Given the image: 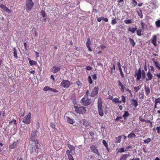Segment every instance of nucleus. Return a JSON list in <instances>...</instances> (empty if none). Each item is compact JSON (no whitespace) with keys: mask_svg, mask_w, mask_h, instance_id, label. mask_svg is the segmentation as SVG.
<instances>
[{"mask_svg":"<svg viewBox=\"0 0 160 160\" xmlns=\"http://www.w3.org/2000/svg\"><path fill=\"white\" fill-rule=\"evenodd\" d=\"M98 113L100 116L102 117L104 115V113L102 108V102L101 98H99L98 99Z\"/></svg>","mask_w":160,"mask_h":160,"instance_id":"obj_1","label":"nucleus"},{"mask_svg":"<svg viewBox=\"0 0 160 160\" xmlns=\"http://www.w3.org/2000/svg\"><path fill=\"white\" fill-rule=\"evenodd\" d=\"M74 108L75 109V111L78 114H83L85 113L86 111V108L83 106L78 107L74 106Z\"/></svg>","mask_w":160,"mask_h":160,"instance_id":"obj_2","label":"nucleus"},{"mask_svg":"<svg viewBox=\"0 0 160 160\" xmlns=\"http://www.w3.org/2000/svg\"><path fill=\"white\" fill-rule=\"evenodd\" d=\"M92 100L88 98L83 97L81 99V103L84 106H88L92 102Z\"/></svg>","mask_w":160,"mask_h":160,"instance_id":"obj_3","label":"nucleus"},{"mask_svg":"<svg viewBox=\"0 0 160 160\" xmlns=\"http://www.w3.org/2000/svg\"><path fill=\"white\" fill-rule=\"evenodd\" d=\"M26 5L27 10L30 11L34 6V3L32 0H26Z\"/></svg>","mask_w":160,"mask_h":160,"instance_id":"obj_4","label":"nucleus"},{"mask_svg":"<svg viewBox=\"0 0 160 160\" xmlns=\"http://www.w3.org/2000/svg\"><path fill=\"white\" fill-rule=\"evenodd\" d=\"M31 114L30 112L27 113L23 118L22 122L25 124H29L30 123Z\"/></svg>","mask_w":160,"mask_h":160,"instance_id":"obj_5","label":"nucleus"},{"mask_svg":"<svg viewBox=\"0 0 160 160\" xmlns=\"http://www.w3.org/2000/svg\"><path fill=\"white\" fill-rule=\"evenodd\" d=\"M134 77L136 78V80L139 81L141 78V68H140L138 70H136L135 71Z\"/></svg>","mask_w":160,"mask_h":160,"instance_id":"obj_6","label":"nucleus"},{"mask_svg":"<svg viewBox=\"0 0 160 160\" xmlns=\"http://www.w3.org/2000/svg\"><path fill=\"white\" fill-rule=\"evenodd\" d=\"M67 145L69 149V150H67L66 152V153H68H68L69 152L70 153H71L72 155H74L75 153V147L68 143V144Z\"/></svg>","mask_w":160,"mask_h":160,"instance_id":"obj_7","label":"nucleus"},{"mask_svg":"<svg viewBox=\"0 0 160 160\" xmlns=\"http://www.w3.org/2000/svg\"><path fill=\"white\" fill-rule=\"evenodd\" d=\"M90 149L91 152L95 153L98 156L100 155L98 149V147L96 145H92L90 147Z\"/></svg>","mask_w":160,"mask_h":160,"instance_id":"obj_8","label":"nucleus"},{"mask_svg":"<svg viewBox=\"0 0 160 160\" xmlns=\"http://www.w3.org/2000/svg\"><path fill=\"white\" fill-rule=\"evenodd\" d=\"M70 85V82L68 80H63L60 83L61 86L66 88H68Z\"/></svg>","mask_w":160,"mask_h":160,"instance_id":"obj_9","label":"nucleus"},{"mask_svg":"<svg viewBox=\"0 0 160 160\" xmlns=\"http://www.w3.org/2000/svg\"><path fill=\"white\" fill-rule=\"evenodd\" d=\"M98 89L99 88L98 87H95L91 92L90 96L92 97H95V96L98 93Z\"/></svg>","mask_w":160,"mask_h":160,"instance_id":"obj_10","label":"nucleus"},{"mask_svg":"<svg viewBox=\"0 0 160 160\" xmlns=\"http://www.w3.org/2000/svg\"><path fill=\"white\" fill-rule=\"evenodd\" d=\"M118 86L119 87H120V89L121 92L122 93L124 92L125 90V89H126V88H128L126 87L125 85H123L120 80H118Z\"/></svg>","mask_w":160,"mask_h":160,"instance_id":"obj_11","label":"nucleus"},{"mask_svg":"<svg viewBox=\"0 0 160 160\" xmlns=\"http://www.w3.org/2000/svg\"><path fill=\"white\" fill-rule=\"evenodd\" d=\"M60 69L61 68L59 67L54 66L52 67L51 70V72L53 73H56L59 71Z\"/></svg>","mask_w":160,"mask_h":160,"instance_id":"obj_12","label":"nucleus"},{"mask_svg":"<svg viewBox=\"0 0 160 160\" xmlns=\"http://www.w3.org/2000/svg\"><path fill=\"white\" fill-rule=\"evenodd\" d=\"M0 7L4 11L9 13H10L12 12V11L9 9L4 4H1L0 5Z\"/></svg>","mask_w":160,"mask_h":160,"instance_id":"obj_13","label":"nucleus"},{"mask_svg":"<svg viewBox=\"0 0 160 160\" xmlns=\"http://www.w3.org/2000/svg\"><path fill=\"white\" fill-rule=\"evenodd\" d=\"M92 43L91 42L90 39L89 38H88L87 39V40L86 43V45L88 48V51L90 52L92 51V49L90 47V45Z\"/></svg>","mask_w":160,"mask_h":160,"instance_id":"obj_14","label":"nucleus"},{"mask_svg":"<svg viewBox=\"0 0 160 160\" xmlns=\"http://www.w3.org/2000/svg\"><path fill=\"white\" fill-rule=\"evenodd\" d=\"M37 130H36L31 133V136L30 138V140L33 141L34 140L35 138L37 137V135L36 133L37 132Z\"/></svg>","mask_w":160,"mask_h":160,"instance_id":"obj_15","label":"nucleus"},{"mask_svg":"<svg viewBox=\"0 0 160 160\" xmlns=\"http://www.w3.org/2000/svg\"><path fill=\"white\" fill-rule=\"evenodd\" d=\"M147 78H146V81H150L152 79L153 76L150 70L148 71L147 73Z\"/></svg>","mask_w":160,"mask_h":160,"instance_id":"obj_16","label":"nucleus"},{"mask_svg":"<svg viewBox=\"0 0 160 160\" xmlns=\"http://www.w3.org/2000/svg\"><path fill=\"white\" fill-rule=\"evenodd\" d=\"M80 123L85 127H87L89 126V124L88 121L84 119L81 120L80 121Z\"/></svg>","mask_w":160,"mask_h":160,"instance_id":"obj_17","label":"nucleus"},{"mask_svg":"<svg viewBox=\"0 0 160 160\" xmlns=\"http://www.w3.org/2000/svg\"><path fill=\"white\" fill-rule=\"evenodd\" d=\"M138 96L139 98H140L142 101L144 99V94L143 90H142L140 92H139Z\"/></svg>","mask_w":160,"mask_h":160,"instance_id":"obj_18","label":"nucleus"},{"mask_svg":"<svg viewBox=\"0 0 160 160\" xmlns=\"http://www.w3.org/2000/svg\"><path fill=\"white\" fill-rule=\"evenodd\" d=\"M129 156V154H122L119 160H126Z\"/></svg>","mask_w":160,"mask_h":160,"instance_id":"obj_19","label":"nucleus"},{"mask_svg":"<svg viewBox=\"0 0 160 160\" xmlns=\"http://www.w3.org/2000/svg\"><path fill=\"white\" fill-rule=\"evenodd\" d=\"M131 102L132 106H133L134 107H135V108H136L138 106L137 101L135 99H132L131 101Z\"/></svg>","mask_w":160,"mask_h":160,"instance_id":"obj_20","label":"nucleus"},{"mask_svg":"<svg viewBox=\"0 0 160 160\" xmlns=\"http://www.w3.org/2000/svg\"><path fill=\"white\" fill-rule=\"evenodd\" d=\"M112 101L115 103H121V101L118 98H113Z\"/></svg>","mask_w":160,"mask_h":160,"instance_id":"obj_21","label":"nucleus"},{"mask_svg":"<svg viewBox=\"0 0 160 160\" xmlns=\"http://www.w3.org/2000/svg\"><path fill=\"white\" fill-rule=\"evenodd\" d=\"M157 36L156 35H154L152 39V42L155 46L157 45L156 44Z\"/></svg>","mask_w":160,"mask_h":160,"instance_id":"obj_22","label":"nucleus"},{"mask_svg":"<svg viewBox=\"0 0 160 160\" xmlns=\"http://www.w3.org/2000/svg\"><path fill=\"white\" fill-rule=\"evenodd\" d=\"M130 114L128 111H125L124 112V114L122 115V117H123L124 120L127 119V118L128 117Z\"/></svg>","mask_w":160,"mask_h":160,"instance_id":"obj_23","label":"nucleus"},{"mask_svg":"<svg viewBox=\"0 0 160 160\" xmlns=\"http://www.w3.org/2000/svg\"><path fill=\"white\" fill-rule=\"evenodd\" d=\"M145 91L146 92V94L148 96L150 93V88L146 86L145 88Z\"/></svg>","mask_w":160,"mask_h":160,"instance_id":"obj_24","label":"nucleus"},{"mask_svg":"<svg viewBox=\"0 0 160 160\" xmlns=\"http://www.w3.org/2000/svg\"><path fill=\"white\" fill-rule=\"evenodd\" d=\"M66 119L67 122L71 124H73V121L72 119L70 118L69 117L67 116L66 117Z\"/></svg>","mask_w":160,"mask_h":160,"instance_id":"obj_25","label":"nucleus"},{"mask_svg":"<svg viewBox=\"0 0 160 160\" xmlns=\"http://www.w3.org/2000/svg\"><path fill=\"white\" fill-rule=\"evenodd\" d=\"M137 29V28L136 27L134 28H131L129 27L128 29V30L129 31H130L131 32H132V33H134L135 32V31H136Z\"/></svg>","mask_w":160,"mask_h":160,"instance_id":"obj_26","label":"nucleus"},{"mask_svg":"<svg viewBox=\"0 0 160 160\" xmlns=\"http://www.w3.org/2000/svg\"><path fill=\"white\" fill-rule=\"evenodd\" d=\"M28 59L29 61V64L31 66L35 65L37 64V62L36 61L33 60H31L29 58H28Z\"/></svg>","mask_w":160,"mask_h":160,"instance_id":"obj_27","label":"nucleus"},{"mask_svg":"<svg viewBox=\"0 0 160 160\" xmlns=\"http://www.w3.org/2000/svg\"><path fill=\"white\" fill-rule=\"evenodd\" d=\"M13 56L16 59H17L18 58V55H17V50L15 48H13Z\"/></svg>","mask_w":160,"mask_h":160,"instance_id":"obj_28","label":"nucleus"},{"mask_svg":"<svg viewBox=\"0 0 160 160\" xmlns=\"http://www.w3.org/2000/svg\"><path fill=\"white\" fill-rule=\"evenodd\" d=\"M122 119V116H118L117 117L115 120V122L116 123L118 122V121L119 120H120V121L121 122H123V119Z\"/></svg>","mask_w":160,"mask_h":160,"instance_id":"obj_29","label":"nucleus"},{"mask_svg":"<svg viewBox=\"0 0 160 160\" xmlns=\"http://www.w3.org/2000/svg\"><path fill=\"white\" fill-rule=\"evenodd\" d=\"M66 154L68 156L69 160H74L73 157L72 156V154L71 153H70L69 152L68 153H68H66Z\"/></svg>","mask_w":160,"mask_h":160,"instance_id":"obj_30","label":"nucleus"},{"mask_svg":"<svg viewBox=\"0 0 160 160\" xmlns=\"http://www.w3.org/2000/svg\"><path fill=\"white\" fill-rule=\"evenodd\" d=\"M129 41L130 44L132 45V47H134L135 45V43L133 39L131 38H129Z\"/></svg>","mask_w":160,"mask_h":160,"instance_id":"obj_31","label":"nucleus"},{"mask_svg":"<svg viewBox=\"0 0 160 160\" xmlns=\"http://www.w3.org/2000/svg\"><path fill=\"white\" fill-rule=\"evenodd\" d=\"M136 135L135 134L132 132H131L129 134L128 136V137L129 138H133L135 137Z\"/></svg>","mask_w":160,"mask_h":160,"instance_id":"obj_32","label":"nucleus"},{"mask_svg":"<svg viewBox=\"0 0 160 160\" xmlns=\"http://www.w3.org/2000/svg\"><path fill=\"white\" fill-rule=\"evenodd\" d=\"M122 138V136L121 135L119 136L118 137L116 138V143H120L121 141Z\"/></svg>","mask_w":160,"mask_h":160,"instance_id":"obj_33","label":"nucleus"},{"mask_svg":"<svg viewBox=\"0 0 160 160\" xmlns=\"http://www.w3.org/2000/svg\"><path fill=\"white\" fill-rule=\"evenodd\" d=\"M102 143H103V144L104 145V146L107 149V150L108 151H109V148H108V144L107 143V142H106V141L105 140H103L102 141Z\"/></svg>","mask_w":160,"mask_h":160,"instance_id":"obj_34","label":"nucleus"},{"mask_svg":"<svg viewBox=\"0 0 160 160\" xmlns=\"http://www.w3.org/2000/svg\"><path fill=\"white\" fill-rule=\"evenodd\" d=\"M141 86L139 85L137 87H135L134 88V90L135 92H137L141 88Z\"/></svg>","mask_w":160,"mask_h":160,"instance_id":"obj_35","label":"nucleus"},{"mask_svg":"<svg viewBox=\"0 0 160 160\" xmlns=\"http://www.w3.org/2000/svg\"><path fill=\"white\" fill-rule=\"evenodd\" d=\"M137 13L140 18H142L143 17V15L142 14V11L141 9H140L139 11H137Z\"/></svg>","mask_w":160,"mask_h":160,"instance_id":"obj_36","label":"nucleus"},{"mask_svg":"<svg viewBox=\"0 0 160 160\" xmlns=\"http://www.w3.org/2000/svg\"><path fill=\"white\" fill-rule=\"evenodd\" d=\"M17 143L16 142H14L12 144L9 145V148L11 149H14L16 147Z\"/></svg>","mask_w":160,"mask_h":160,"instance_id":"obj_37","label":"nucleus"},{"mask_svg":"<svg viewBox=\"0 0 160 160\" xmlns=\"http://www.w3.org/2000/svg\"><path fill=\"white\" fill-rule=\"evenodd\" d=\"M124 22L127 24H130L132 23V21L130 19H126L124 21Z\"/></svg>","mask_w":160,"mask_h":160,"instance_id":"obj_38","label":"nucleus"},{"mask_svg":"<svg viewBox=\"0 0 160 160\" xmlns=\"http://www.w3.org/2000/svg\"><path fill=\"white\" fill-rule=\"evenodd\" d=\"M90 135L92 137V141L94 139V136L95 135L94 132L92 131L89 132Z\"/></svg>","mask_w":160,"mask_h":160,"instance_id":"obj_39","label":"nucleus"},{"mask_svg":"<svg viewBox=\"0 0 160 160\" xmlns=\"http://www.w3.org/2000/svg\"><path fill=\"white\" fill-rule=\"evenodd\" d=\"M155 24L157 27L158 28L160 27V20H158L157 21L155 22Z\"/></svg>","mask_w":160,"mask_h":160,"instance_id":"obj_40","label":"nucleus"},{"mask_svg":"<svg viewBox=\"0 0 160 160\" xmlns=\"http://www.w3.org/2000/svg\"><path fill=\"white\" fill-rule=\"evenodd\" d=\"M119 72H120V74L121 75V77L122 78H123L124 77V74L122 71V69L121 68H119Z\"/></svg>","mask_w":160,"mask_h":160,"instance_id":"obj_41","label":"nucleus"},{"mask_svg":"<svg viewBox=\"0 0 160 160\" xmlns=\"http://www.w3.org/2000/svg\"><path fill=\"white\" fill-rule=\"evenodd\" d=\"M88 81L89 83L90 84H92V83H93L92 81V78L90 76H89L88 77Z\"/></svg>","mask_w":160,"mask_h":160,"instance_id":"obj_42","label":"nucleus"},{"mask_svg":"<svg viewBox=\"0 0 160 160\" xmlns=\"http://www.w3.org/2000/svg\"><path fill=\"white\" fill-rule=\"evenodd\" d=\"M137 34L138 36H141L142 35V30L141 29H138L137 31Z\"/></svg>","mask_w":160,"mask_h":160,"instance_id":"obj_43","label":"nucleus"},{"mask_svg":"<svg viewBox=\"0 0 160 160\" xmlns=\"http://www.w3.org/2000/svg\"><path fill=\"white\" fill-rule=\"evenodd\" d=\"M151 140V139L149 138H148L147 139L144 140L143 143H148L150 142Z\"/></svg>","mask_w":160,"mask_h":160,"instance_id":"obj_44","label":"nucleus"},{"mask_svg":"<svg viewBox=\"0 0 160 160\" xmlns=\"http://www.w3.org/2000/svg\"><path fill=\"white\" fill-rule=\"evenodd\" d=\"M122 98V100L121 101V102L122 101V102H123L124 103H125L126 102V97L125 96H124L123 95H122L121 96Z\"/></svg>","mask_w":160,"mask_h":160,"instance_id":"obj_45","label":"nucleus"},{"mask_svg":"<svg viewBox=\"0 0 160 160\" xmlns=\"http://www.w3.org/2000/svg\"><path fill=\"white\" fill-rule=\"evenodd\" d=\"M41 14L43 18L45 17H46L45 12L43 10H42L41 11Z\"/></svg>","mask_w":160,"mask_h":160,"instance_id":"obj_46","label":"nucleus"},{"mask_svg":"<svg viewBox=\"0 0 160 160\" xmlns=\"http://www.w3.org/2000/svg\"><path fill=\"white\" fill-rule=\"evenodd\" d=\"M117 20L115 19H112L111 21L112 25H114L117 23Z\"/></svg>","mask_w":160,"mask_h":160,"instance_id":"obj_47","label":"nucleus"},{"mask_svg":"<svg viewBox=\"0 0 160 160\" xmlns=\"http://www.w3.org/2000/svg\"><path fill=\"white\" fill-rule=\"evenodd\" d=\"M154 62L155 64L156 67L160 70V67H159V63L155 61Z\"/></svg>","mask_w":160,"mask_h":160,"instance_id":"obj_48","label":"nucleus"},{"mask_svg":"<svg viewBox=\"0 0 160 160\" xmlns=\"http://www.w3.org/2000/svg\"><path fill=\"white\" fill-rule=\"evenodd\" d=\"M50 87L48 86H46L43 88V90L45 91H47L50 90Z\"/></svg>","mask_w":160,"mask_h":160,"instance_id":"obj_49","label":"nucleus"},{"mask_svg":"<svg viewBox=\"0 0 160 160\" xmlns=\"http://www.w3.org/2000/svg\"><path fill=\"white\" fill-rule=\"evenodd\" d=\"M127 151H128V149H125L124 150V148H120V152H126Z\"/></svg>","mask_w":160,"mask_h":160,"instance_id":"obj_50","label":"nucleus"},{"mask_svg":"<svg viewBox=\"0 0 160 160\" xmlns=\"http://www.w3.org/2000/svg\"><path fill=\"white\" fill-rule=\"evenodd\" d=\"M76 84L79 87H81L82 85V84L81 82L79 80H78L76 82Z\"/></svg>","mask_w":160,"mask_h":160,"instance_id":"obj_51","label":"nucleus"},{"mask_svg":"<svg viewBox=\"0 0 160 160\" xmlns=\"http://www.w3.org/2000/svg\"><path fill=\"white\" fill-rule=\"evenodd\" d=\"M155 102L158 104L159 103L160 104V97L156 98L155 99Z\"/></svg>","mask_w":160,"mask_h":160,"instance_id":"obj_52","label":"nucleus"},{"mask_svg":"<svg viewBox=\"0 0 160 160\" xmlns=\"http://www.w3.org/2000/svg\"><path fill=\"white\" fill-rule=\"evenodd\" d=\"M132 2H131L133 4V7H135L137 4V2L135 0H132Z\"/></svg>","mask_w":160,"mask_h":160,"instance_id":"obj_53","label":"nucleus"},{"mask_svg":"<svg viewBox=\"0 0 160 160\" xmlns=\"http://www.w3.org/2000/svg\"><path fill=\"white\" fill-rule=\"evenodd\" d=\"M89 93V91L88 90H87L84 96L83 97L85 98H88V95Z\"/></svg>","mask_w":160,"mask_h":160,"instance_id":"obj_54","label":"nucleus"},{"mask_svg":"<svg viewBox=\"0 0 160 160\" xmlns=\"http://www.w3.org/2000/svg\"><path fill=\"white\" fill-rule=\"evenodd\" d=\"M102 20L104 21L105 22H108V20L107 18H104L103 17H101V18Z\"/></svg>","mask_w":160,"mask_h":160,"instance_id":"obj_55","label":"nucleus"},{"mask_svg":"<svg viewBox=\"0 0 160 160\" xmlns=\"http://www.w3.org/2000/svg\"><path fill=\"white\" fill-rule=\"evenodd\" d=\"M13 122L14 124L16 125L17 124L16 121L14 119H13V121H10L9 122V124H11Z\"/></svg>","mask_w":160,"mask_h":160,"instance_id":"obj_56","label":"nucleus"},{"mask_svg":"<svg viewBox=\"0 0 160 160\" xmlns=\"http://www.w3.org/2000/svg\"><path fill=\"white\" fill-rule=\"evenodd\" d=\"M50 90L52 92H58V91L56 89L54 88H50Z\"/></svg>","mask_w":160,"mask_h":160,"instance_id":"obj_57","label":"nucleus"},{"mask_svg":"<svg viewBox=\"0 0 160 160\" xmlns=\"http://www.w3.org/2000/svg\"><path fill=\"white\" fill-rule=\"evenodd\" d=\"M86 69L88 70H91L92 69V68L90 66H88L86 67Z\"/></svg>","mask_w":160,"mask_h":160,"instance_id":"obj_58","label":"nucleus"},{"mask_svg":"<svg viewBox=\"0 0 160 160\" xmlns=\"http://www.w3.org/2000/svg\"><path fill=\"white\" fill-rule=\"evenodd\" d=\"M92 76L93 79L96 80L97 79V76L96 74H95L94 75H92Z\"/></svg>","mask_w":160,"mask_h":160,"instance_id":"obj_59","label":"nucleus"},{"mask_svg":"<svg viewBox=\"0 0 160 160\" xmlns=\"http://www.w3.org/2000/svg\"><path fill=\"white\" fill-rule=\"evenodd\" d=\"M50 126L53 128H54L55 127V125L52 122L50 123Z\"/></svg>","mask_w":160,"mask_h":160,"instance_id":"obj_60","label":"nucleus"},{"mask_svg":"<svg viewBox=\"0 0 160 160\" xmlns=\"http://www.w3.org/2000/svg\"><path fill=\"white\" fill-rule=\"evenodd\" d=\"M156 129L157 130V133H160V126L156 128Z\"/></svg>","mask_w":160,"mask_h":160,"instance_id":"obj_61","label":"nucleus"},{"mask_svg":"<svg viewBox=\"0 0 160 160\" xmlns=\"http://www.w3.org/2000/svg\"><path fill=\"white\" fill-rule=\"evenodd\" d=\"M113 97L112 95H109V96L107 98L108 99L111 100H112L113 98Z\"/></svg>","mask_w":160,"mask_h":160,"instance_id":"obj_62","label":"nucleus"},{"mask_svg":"<svg viewBox=\"0 0 160 160\" xmlns=\"http://www.w3.org/2000/svg\"><path fill=\"white\" fill-rule=\"evenodd\" d=\"M155 76H156L158 78H160V72L159 73H154Z\"/></svg>","mask_w":160,"mask_h":160,"instance_id":"obj_63","label":"nucleus"},{"mask_svg":"<svg viewBox=\"0 0 160 160\" xmlns=\"http://www.w3.org/2000/svg\"><path fill=\"white\" fill-rule=\"evenodd\" d=\"M98 65L102 67H103V64L100 61H99L97 62Z\"/></svg>","mask_w":160,"mask_h":160,"instance_id":"obj_64","label":"nucleus"}]
</instances>
